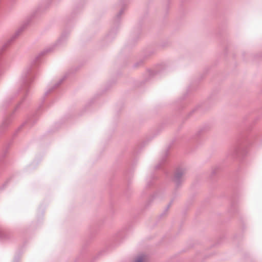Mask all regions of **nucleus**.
<instances>
[{"label":"nucleus","instance_id":"f257e3e1","mask_svg":"<svg viewBox=\"0 0 262 262\" xmlns=\"http://www.w3.org/2000/svg\"><path fill=\"white\" fill-rule=\"evenodd\" d=\"M146 259L144 256H139L134 260V262H146Z\"/></svg>","mask_w":262,"mask_h":262}]
</instances>
